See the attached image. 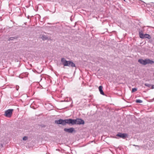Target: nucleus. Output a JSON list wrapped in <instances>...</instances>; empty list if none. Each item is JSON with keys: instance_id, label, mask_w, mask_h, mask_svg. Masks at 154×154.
<instances>
[{"instance_id": "nucleus-14", "label": "nucleus", "mask_w": 154, "mask_h": 154, "mask_svg": "<svg viewBox=\"0 0 154 154\" xmlns=\"http://www.w3.org/2000/svg\"><path fill=\"white\" fill-rule=\"evenodd\" d=\"M27 139H28V137L26 136H24L23 138V140H27Z\"/></svg>"}, {"instance_id": "nucleus-4", "label": "nucleus", "mask_w": 154, "mask_h": 154, "mask_svg": "<svg viewBox=\"0 0 154 154\" xmlns=\"http://www.w3.org/2000/svg\"><path fill=\"white\" fill-rule=\"evenodd\" d=\"M13 109H8L6 110L5 112V115L8 117H10L12 114Z\"/></svg>"}, {"instance_id": "nucleus-9", "label": "nucleus", "mask_w": 154, "mask_h": 154, "mask_svg": "<svg viewBox=\"0 0 154 154\" xmlns=\"http://www.w3.org/2000/svg\"><path fill=\"white\" fill-rule=\"evenodd\" d=\"M41 38L42 39V40H45L48 39V37L45 35H42V36L41 37Z\"/></svg>"}, {"instance_id": "nucleus-2", "label": "nucleus", "mask_w": 154, "mask_h": 154, "mask_svg": "<svg viewBox=\"0 0 154 154\" xmlns=\"http://www.w3.org/2000/svg\"><path fill=\"white\" fill-rule=\"evenodd\" d=\"M61 62L64 66H68L74 67H75V64L72 61L66 60L64 58H62L61 59Z\"/></svg>"}, {"instance_id": "nucleus-17", "label": "nucleus", "mask_w": 154, "mask_h": 154, "mask_svg": "<svg viewBox=\"0 0 154 154\" xmlns=\"http://www.w3.org/2000/svg\"><path fill=\"white\" fill-rule=\"evenodd\" d=\"M151 88L152 89L154 88V85H151Z\"/></svg>"}, {"instance_id": "nucleus-5", "label": "nucleus", "mask_w": 154, "mask_h": 154, "mask_svg": "<svg viewBox=\"0 0 154 154\" xmlns=\"http://www.w3.org/2000/svg\"><path fill=\"white\" fill-rule=\"evenodd\" d=\"M128 136V134L126 133H119L116 135V136L119 137L123 139H125Z\"/></svg>"}, {"instance_id": "nucleus-6", "label": "nucleus", "mask_w": 154, "mask_h": 154, "mask_svg": "<svg viewBox=\"0 0 154 154\" xmlns=\"http://www.w3.org/2000/svg\"><path fill=\"white\" fill-rule=\"evenodd\" d=\"M64 131L69 133H72L73 131H75L74 129L73 128H65Z\"/></svg>"}, {"instance_id": "nucleus-7", "label": "nucleus", "mask_w": 154, "mask_h": 154, "mask_svg": "<svg viewBox=\"0 0 154 154\" xmlns=\"http://www.w3.org/2000/svg\"><path fill=\"white\" fill-rule=\"evenodd\" d=\"M139 36L140 38H144V34L143 33V32L142 30H139Z\"/></svg>"}, {"instance_id": "nucleus-16", "label": "nucleus", "mask_w": 154, "mask_h": 154, "mask_svg": "<svg viewBox=\"0 0 154 154\" xmlns=\"http://www.w3.org/2000/svg\"><path fill=\"white\" fill-rule=\"evenodd\" d=\"M14 39V37H10V40H12Z\"/></svg>"}, {"instance_id": "nucleus-11", "label": "nucleus", "mask_w": 154, "mask_h": 154, "mask_svg": "<svg viewBox=\"0 0 154 154\" xmlns=\"http://www.w3.org/2000/svg\"><path fill=\"white\" fill-rule=\"evenodd\" d=\"M136 102L137 103H142L143 102L142 100L140 99H137L136 100Z\"/></svg>"}, {"instance_id": "nucleus-8", "label": "nucleus", "mask_w": 154, "mask_h": 154, "mask_svg": "<svg viewBox=\"0 0 154 154\" xmlns=\"http://www.w3.org/2000/svg\"><path fill=\"white\" fill-rule=\"evenodd\" d=\"M103 87L102 86H100L99 87V90L101 94L103 95H105L104 94L102 90Z\"/></svg>"}, {"instance_id": "nucleus-15", "label": "nucleus", "mask_w": 154, "mask_h": 154, "mask_svg": "<svg viewBox=\"0 0 154 154\" xmlns=\"http://www.w3.org/2000/svg\"><path fill=\"white\" fill-rule=\"evenodd\" d=\"M19 87L18 85H16V89L17 91H18L19 89Z\"/></svg>"}, {"instance_id": "nucleus-20", "label": "nucleus", "mask_w": 154, "mask_h": 154, "mask_svg": "<svg viewBox=\"0 0 154 154\" xmlns=\"http://www.w3.org/2000/svg\"><path fill=\"white\" fill-rule=\"evenodd\" d=\"M118 91V92H120V91H119H119Z\"/></svg>"}, {"instance_id": "nucleus-19", "label": "nucleus", "mask_w": 154, "mask_h": 154, "mask_svg": "<svg viewBox=\"0 0 154 154\" xmlns=\"http://www.w3.org/2000/svg\"><path fill=\"white\" fill-rule=\"evenodd\" d=\"M1 146L2 147V146H3L2 144H1Z\"/></svg>"}, {"instance_id": "nucleus-1", "label": "nucleus", "mask_w": 154, "mask_h": 154, "mask_svg": "<svg viewBox=\"0 0 154 154\" xmlns=\"http://www.w3.org/2000/svg\"><path fill=\"white\" fill-rule=\"evenodd\" d=\"M54 122L56 124H61L63 126L65 125L66 124H71V125H83L85 123L84 121L81 119H69L64 120L60 119L59 120H55Z\"/></svg>"}, {"instance_id": "nucleus-10", "label": "nucleus", "mask_w": 154, "mask_h": 154, "mask_svg": "<svg viewBox=\"0 0 154 154\" xmlns=\"http://www.w3.org/2000/svg\"><path fill=\"white\" fill-rule=\"evenodd\" d=\"M144 38H147L149 39L151 38V36L147 34H144Z\"/></svg>"}, {"instance_id": "nucleus-12", "label": "nucleus", "mask_w": 154, "mask_h": 154, "mask_svg": "<svg viewBox=\"0 0 154 154\" xmlns=\"http://www.w3.org/2000/svg\"><path fill=\"white\" fill-rule=\"evenodd\" d=\"M137 90V88H133L131 92L132 93L136 91Z\"/></svg>"}, {"instance_id": "nucleus-18", "label": "nucleus", "mask_w": 154, "mask_h": 154, "mask_svg": "<svg viewBox=\"0 0 154 154\" xmlns=\"http://www.w3.org/2000/svg\"><path fill=\"white\" fill-rule=\"evenodd\" d=\"M133 146H137L138 147H139V146L138 145H133Z\"/></svg>"}, {"instance_id": "nucleus-13", "label": "nucleus", "mask_w": 154, "mask_h": 154, "mask_svg": "<svg viewBox=\"0 0 154 154\" xmlns=\"http://www.w3.org/2000/svg\"><path fill=\"white\" fill-rule=\"evenodd\" d=\"M145 86L150 88L151 87V85L149 84L145 83L144 84Z\"/></svg>"}, {"instance_id": "nucleus-3", "label": "nucleus", "mask_w": 154, "mask_h": 154, "mask_svg": "<svg viewBox=\"0 0 154 154\" xmlns=\"http://www.w3.org/2000/svg\"><path fill=\"white\" fill-rule=\"evenodd\" d=\"M138 62L144 65L147 64H152L154 63V61L149 59H146L145 60L140 59L138 60Z\"/></svg>"}]
</instances>
